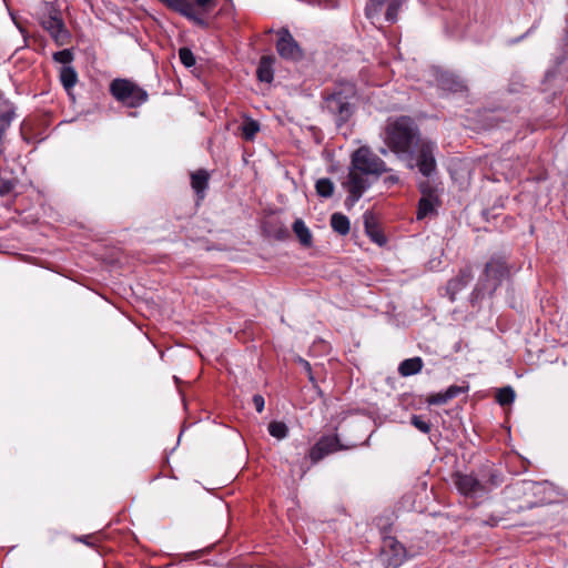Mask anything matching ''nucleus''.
<instances>
[{
  "instance_id": "1",
  "label": "nucleus",
  "mask_w": 568,
  "mask_h": 568,
  "mask_svg": "<svg viewBox=\"0 0 568 568\" xmlns=\"http://www.w3.org/2000/svg\"><path fill=\"white\" fill-rule=\"evenodd\" d=\"M385 161L375 154L368 146H361L353 152L351 165L343 187L348 192L345 200L347 206H353L372 185L369 176L379 178L389 172Z\"/></svg>"
},
{
  "instance_id": "2",
  "label": "nucleus",
  "mask_w": 568,
  "mask_h": 568,
  "mask_svg": "<svg viewBox=\"0 0 568 568\" xmlns=\"http://www.w3.org/2000/svg\"><path fill=\"white\" fill-rule=\"evenodd\" d=\"M357 88L354 82L341 81L332 90L323 92L322 109L334 120L337 128L347 123L355 113Z\"/></svg>"
},
{
  "instance_id": "3",
  "label": "nucleus",
  "mask_w": 568,
  "mask_h": 568,
  "mask_svg": "<svg viewBox=\"0 0 568 568\" xmlns=\"http://www.w3.org/2000/svg\"><path fill=\"white\" fill-rule=\"evenodd\" d=\"M510 275L511 265L509 263V255L505 252L491 254L471 292V300L477 301L485 295H494L498 287H500L505 281L509 280Z\"/></svg>"
},
{
  "instance_id": "4",
  "label": "nucleus",
  "mask_w": 568,
  "mask_h": 568,
  "mask_svg": "<svg viewBox=\"0 0 568 568\" xmlns=\"http://www.w3.org/2000/svg\"><path fill=\"white\" fill-rule=\"evenodd\" d=\"M420 132L416 122L406 115L389 120L385 129V144L400 159L419 141Z\"/></svg>"
},
{
  "instance_id": "5",
  "label": "nucleus",
  "mask_w": 568,
  "mask_h": 568,
  "mask_svg": "<svg viewBox=\"0 0 568 568\" xmlns=\"http://www.w3.org/2000/svg\"><path fill=\"white\" fill-rule=\"evenodd\" d=\"M436 150L435 142L422 138L402 159L406 161L409 169L417 168L423 176L430 178L437 170Z\"/></svg>"
},
{
  "instance_id": "6",
  "label": "nucleus",
  "mask_w": 568,
  "mask_h": 568,
  "mask_svg": "<svg viewBox=\"0 0 568 568\" xmlns=\"http://www.w3.org/2000/svg\"><path fill=\"white\" fill-rule=\"evenodd\" d=\"M168 9L186 18L195 26L207 28V21L202 14L209 13L216 6V0H159Z\"/></svg>"
},
{
  "instance_id": "7",
  "label": "nucleus",
  "mask_w": 568,
  "mask_h": 568,
  "mask_svg": "<svg viewBox=\"0 0 568 568\" xmlns=\"http://www.w3.org/2000/svg\"><path fill=\"white\" fill-rule=\"evenodd\" d=\"M111 95L126 108L135 109L148 101V92L129 79H114L110 83Z\"/></svg>"
},
{
  "instance_id": "8",
  "label": "nucleus",
  "mask_w": 568,
  "mask_h": 568,
  "mask_svg": "<svg viewBox=\"0 0 568 568\" xmlns=\"http://www.w3.org/2000/svg\"><path fill=\"white\" fill-rule=\"evenodd\" d=\"M454 485L467 498H480L487 494V485L474 474L455 473Z\"/></svg>"
},
{
  "instance_id": "9",
  "label": "nucleus",
  "mask_w": 568,
  "mask_h": 568,
  "mask_svg": "<svg viewBox=\"0 0 568 568\" xmlns=\"http://www.w3.org/2000/svg\"><path fill=\"white\" fill-rule=\"evenodd\" d=\"M356 446V444H342L337 435H326L322 436L310 449L308 457L313 464H316L332 453L355 448Z\"/></svg>"
},
{
  "instance_id": "10",
  "label": "nucleus",
  "mask_w": 568,
  "mask_h": 568,
  "mask_svg": "<svg viewBox=\"0 0 568 568\" xmlns=\"http://www.w3.org/2000/svg\"><path fill=\"white\" fill-rule=\"evenodd\" d=\"M276 51L285 60L300 61L304 58V51L284 27L277 31Z\"/></svg>"
},
{
  "instance_id": "11",
  "label": "nucleus",
  "mask_w": 568,
  "mask_h": 568,
  "mask_svg": "<svg viewBox=\"0 0 568 568\" xmlns=\"http://www.w3.org/2000/svg\"><path fill=\"white\" fill-rule=\"evenodd\" d=\"M382 558L385 568H398L407 559V551L395 537L385 536L382 542Z\"/></svg>"
},
{
  "instance_id": "12",
  "label": "nucleus",
  "mask_w": 568,
  "mask_h": 568,
  "mask_svg": "<svg viewBox=\"0 0 568 568\" xmlns=\"http://www.w3.org/2000/svg\"><path fill=\"white\" fill-rule=\"evenodd\" d=\"M438 87L452 93H459L467 90L466 82L457 74L449 71H438L436 74Z\"/></svg>"
},
{
  "instance_id": "13",
  "label": "nucleus",
  "mask_w": 568,
  "mask_h": 568,
  "mask_svg": "<svg viewBox=\"0 0 568 568\" xmlns=\"http://www.w3.org/2000/svg\"><path fill=\"white\" fill-rule=\"evenodd\" d=\"M363 221H364V227L366 235L371 239L372 242L378 244L379 246H383L386 244L387 239L384 235L378 220L374 215L373 212L366 211L363 214Z\"/></svg>"
},
{
  "instance_id": "14",
  "label": "nucleus",
  "mask_w": 568,
  "mask_h": 568,
  "mask_svg": "<svg viewBox=\"0 0 568 568\" xmlns=\"http://www.w3.org/2000/svg\"><path fill=\"white\" fill-rule=\"evenodd\" d=\"M473 270L470 266L460 268L459 273L447 283V292L450 294V298L465 288L473 281Z\"/></svg>"
},
{
  "instance_id": "15",
  "label": "nucleus",
  "mask_w": 568,
  "mask_h": 568,
  "mask_svg": "<svg viewBox=\"0 0 568 568\" xmlns=\"http://www.w3.org/2000/svg\"><path fill=\"white\" fill-rule=\"evenodd\" d=\"M210 174L204 169H199L191 173V186L196 194L197 201H202L209 189Z\"/></svg>"
},
{
  "instance_id": "16",
  "label": "nucleus",
  "mask_w": 568,
  "mask_h": 568,
  "mask_svg": "<svg viewBox=\"0 0 568 568\" xmlns=\"http://www.w3.org/2000/svg\"><path fill=\"white\" fill-rule=\"evenodd\" d=\"M537 483L528 479L516 480L511 484H508L504 494L511 499H519L528 493L532 491Z\"/></svg>"
},
{
  "instance_id": "17",
  "label": "nucleus",
  "mask_w": 568,
  "mask_h": 568,
  "mask_svg": "<svg viewBox=\"0 0 568 568\" xmlns=\"http://www.w3.org/2000/svg\"><path fill=\"white\" fill-rule=\"evenodd\" d=\"M420 191L423 193V196L418 201V207L416 213V219L418 221L424 220L426 216L432 214L435 211V202L436 196L433 195V193L426 192V187L422 186Z\"/></svg>"
},
{
  "instance_id": "18",
  "label": "nucleus",
  "mask_w": 568,
  "mask_h": 568,
  "mask_svg": "<svg viewBox=\"0 0 568 568\" xmlns=\"http://www.w3.org/2000/svg\"><path fill=\"white\" fill-rule=\"evenodd\" d=\"M276 59L274 55H263L260 59L256 77L261 82L271 83L274 79V69L273 65Z\"/></svg>"
},
{
  "instance_id": "19",
  "label": "nucleus",
  "mask_w": 568,
  "mask_h": 568,
  "mask_svg": "<svg viewBox=\"0 0 568 568\" xmlns=\"http://www.w3.org/2000/svg\"><path fill=\"white\" fill-rule=\"evenodd\" d=\"M481 481L487 485V494L504 483L503 474L494 468L487 467L481 470Z\"/></svg>"
},
{
  "instance_id": "20",
  "label": "nucleus",
  "mask_w": 568,
  "mask_h": 568,
  "mask_svg": "<svg viewBox=\"0 0 568 568\" xmlns=\"http://www.w3.org/2000/svg\"><path fill=\"white\" fill-rule=\"evenodd\" d=\"M424 362L419 356L404 359L398 366L400 376L407 377L415 375L422 371Z\"/></svg>"
},
{
  "instance_id": "21",
  "label": "nucleus",
  "mask_w": 568,
  "mask_h": 568,
  "mask_svg": "<svg viewBox=\"0 0 568 568\" xmlns=\"http://www.w3.org/2000/svg\"><path fill=\"white\" fill-rule=\"evenodd\" d=\"M44 6L49 12V16L41 20V26L49 33H53L55 29L60 28V24H62L63 21L59 17V12L52 6H50L48 2H45Z\"/></svg>"
},
{
  "instance_id": "22",
  "label": "nucleus",
  "mask_w": 568,
  "mask_h": 568,
  "mask_svg": "<svg viewBox=\"0 0 568 568\" xmlns=\"http://www.w3.org/2000/svg\"><path fill=\"white\" fill-rule=\"evenodd\" d=\"M331 226L334 232L344 236L349 233L351 222H349V219L345 214L336 212V213H333L331 216Z\"/></svg>"
},
{
  "instance_id": "23",
  "label": "nucleus",
  "mask_w": 568,
  "mask_h": 568,
  "mask_svg": "<svg viewBox=\"0 0 568 568\" xmlns=\"http://www.w3.org/2000/svg\"><path fill=\"white\" fill-rule=\"evenodd\" d=\"M293 231L302 245H304V246L312 245V241H313L312 233L303 220L296 219L294 221Z\"/></svg>"
},
{
  "instance_id": "24",
  "label": "nucleus",
  "mask_w": 568,
  "mask_h": 568,
  "mask_svg": "<svg viewBox=\"0 0 568 568\" xmlns=\"http://www.w3.org/2000/svg\"><path fill=\"white\" fill-rule=\"evenodd\" d=\"M60 81L63 88L70 92L78 82V73L71 65H63L60 70Z\"/></svg>"
},
{
  "instance_id": "25",
  "label": "nucleus",
  "mask_w": 568,
  "mask_h": 568,
  "mask_svg": "<svg viewBox=\"0 0 568 568\" xmlns=\"http://www.w3.org/2000/svg\"><path fill=\"white\" fill-rule=\"evenodd\" d=\"M19 183L20 181L17 176H7V172L3 171L0 175V196L12 193Z\"/></svg>"
},
{
  "instance_id": "26",
  "label": "nucleus",
  "mask_w": 568,
  "mask_h": 568,
  "mask_svg": "<svg viewBox=\"0 0 568 568\" xmlns=\"http://www.w3.org/2000/svg\"><path fill=\"white\" fill-rule=\"evenodd\" d=\"M334 183L328 178L318 179L315 183L316 193L322 197H331L334 193Z\"/></svg>"
},
{
  "instance_id": "27",
  "label": "nucleus",
  "mask_w": 568,
  "mask_h": 568,
  "mask_svg": "<svg viewBox=\"0 0 568 568\" xmlns=\"http://www.w3.org/2000/svg\"><path fill=\"white\" fill-rule=\"evenodd\" d=\"M241 130L243 139L246 141H252L256 133L260 131V123L248 118L243 122Z\"/></svg>"
},
{
  "instance_id": "28",
  "label": "nucleus",
  "mask_w": 568,
  "mask_h": 568,
  "mask_svg": "<svg viewBox=\"0 0 568 568\" xmlns=\"http://www.w3.org/2000/svg\"><path fill=\"white\" fill-rule=\"evenodd\" d=\"M268 433L277 439H284L288 434V428L283 422H271L268 424Z\"/></svg>"
},
{
  "instance_id": "29",
  "label": "nucleus",
  "mask_w": 568,
  "mask_h": 568,
  "mask_svg": "<svg viewBox=\"0 0 568 568\" xmlns=\"http://www.w3.org/2000/svg\"><path fill=\"white\" fill-rule=\"evenodd\" d=\"M496 399L501 406L510 405L515 400V392L510 386L503 387L498 390Z\"/></svg>"
},
{
  "instance_id": "30",
  "label": "nucleus",
  "mask_w": 568,
  "mask_h": 568,
  "mask_svg": "<svg viewBox=\"0 0 568 568\" xmlns=\"http://www.w3.org/2000/svg\"><path fill=\"white\" fill-rule=\"evenodd\" d=\"M52 39L58 45H64L70 40V32L65 29L64 23L60 24V28L55 29L53 33H50Z\"/></svg>"
},
{
  "instance_id": "31",
  "label": "nucleus",
  "mask_w": 568,
  "mask_h": 568,
  "mask_svg": "<svg viewBox=\"0 0 568 568\" xmlns=\"http://www.w3.org/2000/svg\"><path fill=\"white\" fill-rule=\"evenodd\" d=\"M384 4L383 0H369L365 8V14L368 19L373 20L382 10Z\"/></svg>"
},
{
  "instance_id": "32",
  "label": "nucleus",
  "mask_w": 568,
  "mask_h": 568,
  "mask_svg": "<svg viewBox=\"0 0 568 568\" xmlns=\"http://www.w3.org/2000/svg\"><path fill=\"white\" fill-rule=\"evenodd\" d=\"M179 58L183 65L191 68L195 64L196 60L191 49L183 47L179 50Z\"/></svg>"
},
{
  "instance_id": "33",
  "label": "nucleus",
  "mask_w": 568,
  "mask_h": 568,
  "mask_svg": "<svg viewBox=\"0 0 568 568\" xmlns=\"http://www.w3.org/2000/svg\"><path fill=\"white\" fill-rule=\"evenodd\" d=\"M410 424L424 434H428L432 429V424L419 415H413L410 418Z\"/></svg>"
},
{
  "instance_id": "34",
  "label": "nucleus",
  "mask_w": 568,
  "mask_h": 568,
  "mask_svg": "<svg viewBox=\"0 0 568 568\" xmlns=\"http://www.w3.org/2000/svg\"><path fill=\"white\" fill-rule=\"evenodd\" d=\"M52 58L55 62H59V63H62L65 65L73 61L74 55L70 49H63L61 51L54 52Z\"/></svg>"
},
{
  "instance_id": "35",
  "label": "nucleus",
  "mask_w": 568,
  "mask_h": 568,
  "mask_svg": "<svg viewBox=\"0 0 568 568\" xmlns=\"http://www.w3.org/2000/svg\"><path fill=\"white\" fill-rule=\"evenodd\" d=\"M449 399L446 395V392H440V393H436V394H432L429 395L427 398H426V403L428 405H444L446 403H448Z\"/></svg>"
},
{
  "instance_id": "36",
  "label": "nucleus",
  "mask_w": 568,
  "mask_h": 568,
  "mask_svg": "<svg viewBox=\"0 0 568 568\" xmlns=\"http://www.w3.org/2000/svg\"><path fill=\"white\" fill-rule=\"evenodd\" d=\"M468 390V386H458V385H452L449 386L445 392L448 397V399H453L460 394H464Z\"/></svg>"
},
{
  "instance_id": "37",
  "label": "nucleus",
  "mask_w": 568,
  "mask_h": 568,
  "mask_svg": "<svg viewBox=\"0 0 568 568\" xmlns=\"http://www.w3.org/2000/svg\"><path fill=\"white\" fill-rule=\"evenodd\" d=\"M397 12H398V3H396V2L389 3L386 9V13H385L386 21L395 22L396 18H397Z\"/></svg>"
},
{
  "instance_id": "38",
  "label": "nucleus",
  "mask_w": 568,
  "mask_h": 568,
  "mask_svg": "<svg viewBox=\"0 0 568 568\" xmlns=\"http://www.w3.org/2000/svg\"><path fill=\"white\" fill-rule=\"evenodd\" d=\"M252 402L254 404L256 412L262 413L265 406L264 397L260 394H255L252 398Z\"/></svg>"
},
{
  "instance_id": "39",
  "label": "nucleus",
  "mask_w": 568,
  "mask_h": 568,
  "mask_svg": "<svg viewBox=\"0 0 568 568\" xmlns=\"http://www.w3.org/2000/svg\"><path fill=\"white\" fill-rule=\"evenodd\" d=\"M74 539L79 542L85 544L89 547H95V544L92 541V539H93L92 535H83V536L74 537Z\"/></svg>"
},
{
  "instance_id": "40",
  "label": "nucleus",
  "mask_w": 568,
  "mask_h": 568,
  "mask_svg": "<svg viewBox=\"0 0 568 568\" xmlns=\"http://www.w3.org/2000/svg\"><path fill=\"white\" fill-rule=\"evenodd\" d=\"M399 182V178L398 175H395V174H390L388 176H386L384 179V183L387 185V186H392V185H395Z\"/></svg>"
},
{
  "instance_id": "41",
  "label": "nucleus",
  "mask_w": 568,
  "mask_h": 568,
  "mask_svg": "<svg viewBox=\"0 0 568 568\" xmlns=\"http://www.w3.org/2000/svg\"><path fill=\"white\" fill-rule=\"evenodd\" d=\"M300 361L303 364L304 368L307 371V373L310 375V379L313 381V376L311 375V371H312L311 364L307 361L302 359V358Z\"/></svg>"
},
{
  "instance_id": "42",
  "label": "nucleus",
  "mask_w": 568,
  "mask_h": 568,
  "mask_svg": "<svg viewBox=\"0 0 568 568\" xmlns=\"http://www.w3.org/2000/svg\"><path fill=\"white\" fill-rule=\"evenodd\" d=\"M530 30H531V29L527 30V32H525L524 34H521V37L517 38V39H516V42H519L520 40H523V38L527 37V36H528V33H530Z\"/></svg>"
},
{
  "instance_id": "43",
  "label": "nucleus",
  "mask_w": 568,
  "mask_h": 568,
  "mask_svg": "<svg viewBox=\"0 0 568 568\" xmlns=\"http://www.w3.org/2000/svg\"><path fill=\"white\" fill-rule=\"evenodd\" d=\"M530 30H531V29L527 30V32H525L524 34H521V37L517 38V39H516V42H519L520 40H523V38L527 37V36H528V33H530Z\"/></svg>"
},
{
  "instance_id": "44",
  "label": "nucleus",
  "mask_w": 568,
  "mask_h": 568,
  "mask_svg": "<svg viewBox=\"0 0 568 568\" xmlns=\"http://www.w3.org/2000/svg\"><path fill=\"white\" fill-rule=\"evenodd\" d=\"M530 30H531V29L527 30V32H525L524 34H521V37L517 38V39H516V42H519L520 40H523V38L527 37V36H528V33H530Z\"/></svg>"
},
{
  "instance_id": "45",
  "label": "nucleus",
  "mask_w": 568,
  "mask_h": 568,
  "mask_svg": "<svg viewBox=\"0 0 568 568\" xmlns=\"http://www.w3.org/2000/svg\"><path fill=\"white\" fill-rule=\"evenodd\" d=\"M530 30H531V29L527 30V32H525L524 34H521V37L517 38V39H516V42H519L520 40H523V38L527 37V36H528V33H530Z\"/></svg>"
},
{
  "instance_id": "46",
  "label": "nucleus",
  "mask_w": 568,
  "mask_h": 568,
  "mask_svg": "<svg viewBox=\"0 0 568 568\" xmlns=\"http://www.w3.org/2000/svg\"><path fill=\"white\" fill-rule=\"evenodd\" d=\"M530 30H531V29L527 30V32H525L524 34H521V37L517 38V39H516V42H519L520 40H523V38L527 37V36H528V33H530Z\"/></svg>"
},
{
  "instance_id": "47",
  "label": "nucleus",
  "mask_w": 568,
  "mask_h": 568,
  "mask_svg": "<svg viewBox=\"0 0 568 568\" xmlns=\"http://www.w3.org/2000/svg\"><path fill=\"white\" fill-rule=\"evenodd\" d=\"M530 30H531V29L527 30V32H525L524 34H521V37L517 38V39H516V42H519L520 40H523V38L527 37V36H528V33H530Z\"/></svg>"
},
{
  "instance_id": "48",
  "label": "nucleus",
  "mask_w": 568,
  "mask_h": 568,
  "mask_svg": "<svg viewBox=\"0 0 568 568\" xmlns=\"http://www.w3.org/2000/svg\"><path fill=\"white\" fill-rule=\"evenodd\" d=\"M530 30H531V29L527 30V32H525L524 34H521V37L517 38V39H516V42H519L520 40H523V38L527 37V36H528V33H530Z\"/></svg>"
},
{
  "instance_id": "49",
  "label": "nucleus",
  "mask_w": 568,
  "mask_h": 568,
  "mask_svg": "<svg viewBox=\"0 0 568 568\" xmlns=\"http://www.w3.org/2000/svg\"><path fill=\"white\" fill-rule=\"evenodd\" d=\"M381 153H382V154H384V155H386V154H387V150H386V149H382V150H381Z\"/></svg>"
},
{
  "instance_id": "50",
  "label": "nucleus",
  "mask_w": 568,
  "mask_h": 568,
  "mask_svg": "<svg viewBox=\"0 0 568 568\" xmlns=\"http://www.w3.org/2000/svg\"><path fill=\"white\" fill-rule=\"evenodd\" d=\"M17 28H19V31H23L20 24H17Z\"/></svg>"
},
{
  "instance_id": "51",
  "label": "nucleus",
  "mask_w": 568,
  "mask_h": 568,
  "mask_svg": "<svg viewBox=\"0 0 568 568\" xmlns=\"http://www.w3.org/2000/svg\"><path fill=\"white\" fill-rule=\"evenodd\" d=\"M17 28H19V31H23L20 24H17Z\"/></svg>"
}]
</instances>
